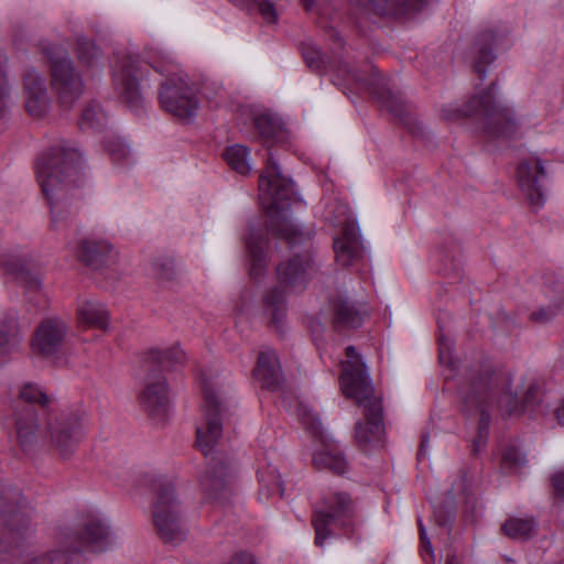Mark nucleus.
<instances>
[{"mask_svg": "<svg viewBox=\"0 0 564 564\" xmlns=\"http://www.w3.org/2000/svg\"><path fill=\"white\" fill-rule=\"evenodd\" d=\"M259 200L268 213L270 224L264 226L260 220H250L241 234L247 247L269 243L270 235L282 238L293 247L315 242L313 227L290 217L289 210L299 203V197L292 180L281 172L271 154L259 176Z\"/></svg>", "mask_w": 564, "mask_h": 564, "instance_id": "nucleus-1", "label": "nucleus"}, {"mask_svg": "<svg viewBox=\"0 0 564 564\" xmlns=\"http://www.w3.org/2000/svg\"><path fill=\"white\" fill-rule=\"evenodd\" d=\"M28 404L17 415V435L23 451L40 437H50L63 457H68L82 438V426L75 415L53 416L47 411L50 398L40 387L28 383L20 391Z\"/></svg>", "mask_w": 564, "mask_h": 564, "instance_id": "nucleus-2", "label": "nucleus"}, {"mask_svg": "<svg viewBox=\"0 0 564 564\" xmlns=\"http://www.w3.org/2000/svg\"><path fill=\"white\" fill-rule=\"evenodd\" d=\"M82 165V154L68 141H58L43 152L35 163V175L51 208V221L58 226L68 219L70 210L61 198L66 187L75 184Z\"/></svg>", "mask_w": 564, "mask_h": 564, "instance_id": "nucleus-3", "label": "nucleus"}, {"mask_svg": "<svg viewBox=\"0 0 564 564\" xmlns=\"http://www.w3.org/2000/svg\"><path fill=\"white\" fill-rule=\"evenodd\" d=\"M347 361L343 362L340 387L347 398L364 408L366 422L356 424V441L367 448L381 441L383 434L381 399L375 394L368 371L354 346L346 348Z\"/></svg>", "mask_w": 564, "mask_h": 564, "instance_id": "nucleus-4", "label": "nucleus"}, {"mask_svg": "<svg viewBox=\"0 0 564 564\" xmlns=\"http://www.w3.org/2000/svg\"><path fill=\"white\" fill-rule=\"evenodd\" d=\"M534 391L533 383H529L525 389L518 383L512 389L509 372L486 370L471 382L470 393L465 402L467 405L475 406L484 415V403L497 400L500 410L512 415L523 410L524 403L533 398Z\"/></svg>", "mask_w": 564, "mask_h": 564, "instance_id": "nucleus-5", "label": "nucleus"}, {"mask_svg": "<svg viewBox=\"0 0 564 564\" xmlns=\"http://www.w3.org/2000/svg\"><path fill=\"white\" fill-rule=\"evenodd\" d=\"M165 79L161 84L159 102L162 109L183 121L193 119L198 110L197 88L166 53L150 61Z\"/></svg>", "mask_w": 564, "mask_h": 564, "instance_id": "nucleus-6", "label": "nucleus"}, {"mask_svg": "<svg viewBox=\"0 0 564 564\" xmlns=\"http://www.w3.org/2000/svg\"><path fill=\"white\" fill-rule=\"evenodd\" d=\"M478 111L486 115L489 133L494 135L511 138L523 132L522 119L499 97L495 86L474 97L465 109L458 104L443 106L441 117L447 121H455Z\"/></svg>", "mask_w": 564, "mask_h": 564, "instance_id": "nucleus-7", "label": "nucleus"}, {"mask_svg": "<svg viewBox=\"0 0 564 564\" xmlns=\"http://www.w3.org/2000/svg\"><path fill=\"white\" fill-rule=\"evenodd\" d=\"M279 283L264 297V308L271 323L279 327L285 317L286 291L301 292L314 274V267L307 259L293 258L278 268Z\"/></svg>", "mask_w": 564, "mask_h": 564, "instance_id": "nucleus-8", "label": "nucleus"}, {"mask_svg": "<svg viewBox=\"0 0 564 564\" xmlns=\"http://www.w3.org/2000/svg\"><path fill=\"white\" fill-rule=\"evenodd\" d=\"M152 520L159 536L165 543H178L185 538L183 508L174 486L170 481L155 487Z\"/></svg>", "mask_w": 564, "mask_h": 564, "instance_id": "nucleus-9", "label": "nucleus"}, {"mask_svg": "<svg viewBox=\"0 0 564 564\" xmlns=\"http://www.w3.org/2000/svg\"><path fill=\"white\" fill-rule=\"evenodd\" d=\"M355 508L349 495L334 491L324 497L312 517V525L315 530V544L322 546L330 534L329 527L334 525L352 532Z\"/></svg>", "mask_w": 564, "mask_h": 564, "instance_id": "nucleus-10", "label": "nucleus"}, {"mask_svg": "<svg viewBox=\"0 0 564 564\" xmlns=\"http://www.w3.org/2000/svg\"><path fill=\"white\" fill-rule=\"evenodd\" d=\"M204 398L203 415L196 426V443L207 455L220 440L223 434L221 405L217 398L215 384L207 379L202 380Z\"/></svg>", "mask_w": 564, "mask_h": 564, "instance_id": "nucleus-11", "label": "nucleus"}, {"mask_svg": "<svg viewBox=\"0 0 564 564\" xmlns=\"http://www.w3.org/2000/svg\"><path fill=\"white\" fill-rule=\"evenodd\" d=\"M143 76L140 62L131 56L119 57L112 67L113 88L118 97L138 113L144 105L140 89V80Z\"/></svg>", "mask_w": 564, "mask_h": 564, "instance_id": "nucleus-12", "label": "nucleus"}, {"mask_svg": "<svg viewBox=\"0 0 564 564\" xmlns=\"http://www.w3.org/2000/svg\"><path fill=\"white\" fill-rule=\"evenodd\" d=\"M48 57L52 70V86L56 89L64 106H70L83 91V82L74 73L72 62L62 47L44 50Z\"/></svg>", "mask_w": 564, "mask_h": 564, "instance_id": "nucleus-13", "label": "nucleus"}, {"mask_svg": "<svg viewBox=\"0 0 564 564\" xmlns=\"http://www.w3.org/2000/svg\"><path fill=\"white\" fill-rule=\"evenodd\" d=\"M322 216L326 223L335 227L332 232L333 247H362L364 240L359 228L352 219L348 204L340 200L324 199Z\"/></svg>", "mask_w": 564, "mask_h": 564, "instance_id": "nucleus-14", "label": "nucleus"}, {"mask_svg": "<svg viewBox=\"0 0 564 564\" xmlns=\"http://www.w3.org/2000/svg\"><path fill=\"white\" fill-rule=\"evenodd\" d=\"M545 176L546 171L543 161L536 155L522 160L518 165V185L533 209H540L545 203Z\"/></svg>", "mask_w": 564, "mask_h": 564, "instance_id": "nucleus-15", "label": "nucleus"}, {"mask_svg": "<svg viewBox=\"0 0 564 564\" xmlns=\"http://www.w3.org/2000/svg\"><path fill=\"white\" fill-rule=\"evenodd\" d=\"M67 335L66 323L58 317L43 319L32 338L33 352L42 357L55 356L62 348Z\"/></svg>", "mask_w": 564, "mask_h": 564, "instance_id": "nucleus-16", "label": "nucleus"}, {"mask_svg": "<svg viewBox=\"0 0 564 564\" xmlns=\"http://www.w3.org/2000/svg\"><path fill=\"white\" fill-rule=\"evenodd\" d=\"M112 544V533L106 520L100 517L87 518L75 535L74 551L101 552Z\"/></svg>", "mask_w": 564, "mask_h": 564, "instance_id": "nucleus-17", "label": "nucleus"}, {"mask_svg": "<svg viewBox=\"0 0 564 564\" xmlns=\"http://www.w3.org/2000/svg\"><path fill=\"white\" fill-rule=\"evenodd\" d=\"M23 99L28 113L42 118L50 108V96L46 80L34 67H29L23 75Z\"/></svg>", "mask_w": 564, "mask_h": 564, "instance_id": "nucleus-18", "label": "nucleus"}, {"mask_svg": "<svg viewBox=\"0 0 564 564\" xmlns=\"http://www.w3.org/2000/svg\"><path fill=\"white\" fill-rule=\"evenodd\" d=\"M234 470L231 463L213 459L202 478V487L210 500H224L231 492Z\"/></svg>", "mask_w": 564, "mask_h": 564, "instance_id": "nucleus-19", "label": "nucleus"}, {"mask_svg": "<svg viewBox=\"0 0 564 564\" xmlns=\"http://www.w3.org/2000/svg\"><path fill=\"white\" fill-rule=\"evenodd\" d=\"M142 408L153 417L165 414L170 406V397L165 378L161 373L147 378L144 388L140 394Z\"/></svg>", "mask_w": 564, "mask_h": 564, "instance_id": "nucleus-20", "label": "nucleus"}, {"mask_svg": "<svg viewBox=\"0 0 564 564\" xmlns=\"http://www.w3.org/2000/svg\"><path fill=\"white\" fill-rule=\"evenodd\" d=\"M254 377L262 388L273 390L280 386L282 379L281 367L273 350L260 352Z\"/></svg>", "mask_w": 564, "mask_h": 564, "instance_id": "nucleus-21", "label": "nucleus"}, {"mask_svg": "<svg viewBox=\"0 0 564 564\" xmlns=\"http://www.w3.org/2000/svg\"><path fill=\"white\" fill-rule=\"evenodd\" d=\"M334 327L338 330L357 328L361 326L367 311L357 307L347 299H338L333 303Z\"/></svg>", "mask_w": 564, "mask_h": 564, "instance_id": "nucleus-22", "label": "nucleus"}, {"mask_svg": "<svg viewBox=\"0 0 564 564\" xmlns=\"http://www.w3.org/2000/svg\"><path fill=\"white\" fill-rule=\"evenodd\" d=\"M77 318L80 324L87 327L107 329L109 313L106 306L97 301H83L77 307Z\"/></svg>", "mask_w": 564, "mask_h": 564, "instance_id": "nucleus-23", "label": "nucleus"}, {"mask_svg": "<svg viewBox=\"0 0 564 564\" xmlns=\"http://www.w3.org/2000/svg\"><path fill=\"white\" fill-rule=\"evenodd\" d=\"M313 463L317 468L329 469L335 474H343L347 469L346 458L334 444H325L322 449L315 452Z\"/></svg>", "mask_w": 564, "mask_h": 564, "instance_id": "nucleus-24", "label": "nucleus"}, {"mask_svg": "<svg viewBox=\"0 0 564 564\" xmlns=\"http://www.w3.org/2000/svg\"><path fill=\"white\" fill-rule=\"evenodd\" d=\"M223 159L232 171L240 175H248L253 170L250 152L242 144L227 147L223 152Z\"/></svg>", "mask_w": 564, "mask_h": 564, "instance_id": "nucleus-25", "label": "nucleus"}, {"mask_svg": "<svg viewBox=\"0 0 564 564\" xmlns=\"http://www.w3.org/2000/svg\"><path fill=\"white\" fill-rule=\"evenodd\" d=\"M19 343L18 321L11 316L3 321L0 329V367L9 360Z\"/></svg>", "mask_w": 564, "mask_h": 564, "instance_id": "nucleus-26", "label": "nucleus"}, {"mask_svg": "<svg viewBox=\"0 0 564 564\" xmlns=\"http://www.w3.org/2000/svg\"><path fill=\"white\" fill-rule=\"evenodd\" d=\"M77 258L91 270L108 268L116 262L117 254L111 249H78Z\"/></svg>", "mask_w": 564, "mask_h": 564, "instance_id": "nucleus-27", "label": "nucleus"}, {"mask_svg": "<svg viewBox=\"0 0 564 564\" xmlns=\"http://www.w3.org/2000/svg\"><path fill=\"white\" fill-rule=\"evenodd\" d=\"M254 129L265 141L281 142L284 138L281 122L269 113H259L253 119Z\"/></svg>", "mask_w": 564, "mask_h": 564, "instance_id": "nucleus-28", "label": "nucleus"}, {"mask_svg": "<svg viewBox=\"0 0 564 564\" xmlns=\"http://www.w3.org/2000/svg\"><path fill=\"white\" fill-rule=\"evenodd\" d=\"M7 270L29 291L40 290L42 285L41 278L28 263L15 260L7 264Z\"/></svg>", "mask_w": 564, "mask_h": 564, "instance_id": "nucleus-29", "label": "nucleus"}, {"mask_svg": "<svg viewBox=\"0 0 564 564\" xmlns=\"http://www.w3.org/2000/svg\"><path fill=\"white\" fill-rule=\"evenodd\" d=\"M234 4L248 10H258L267 23H275L279 19L280 8L271 0H229Z\"/></svg>", "mask_w": 564, "mask_h": 564, "instance_id": "nucleus-30", "label": "nucleus"}, {"mask_svg": "<svg viewBox=\"0 0 564 564\" xmlns=\"http://www.w3.org/2000/svg\"><path fill=\"white\" fill-rule=\"evenodd\" d=\"M106 123L107 115L98 104L91 102L83 110L79 122L83 130H101Z\"/></svg>", "mask_w": 564, "mask_h": 564, "instance_id": "nucleus-31", "label": "nucleus"}, {"mask_svg": "<svg viewBox=\"0 0 564 564\" xmlns=\"http://www.w3.org/2000/svg\"><path fill=\"white\" fill-rule=\"evenodd\" d=\"M151 358L163 367H173L182 365L186 360V354L178 345H173L164 349H153Z\"/></svg>", "mask_w": 564, "mask_h": 564, "instance_id": "nucleus-32", "label": "nucleus"}, {"mask_svg": "<svg viewBox=\"0 0 564 564\" xmlns=\"http://www.w3.org/2000/svg\"><path fill=\"white\" fill-rule=\"evenodd\" d=\"M534 523L531 519L511 518L502 525V531L511 539H525L533 531Z\"/></svg>", "mask_w": 564, "mask_h": 564, "instance_id": "nucleus-33", "label": "nucleus"}, {"mask_svg": "<svg viewBox=\"0 0 564 564\" xmlns=\"http://www.w3.org/2000/svg\"><path fill=\"white\" fill-rule=\"evenodd\" d=\"M76 53L79 62L86 67L97 65L100 58L99 48L86 37H78L76 43Z\"/></svg>", "mask_w": 564, "mask_h": 564, "instance_id": "nucleus-34", "label": "nucleus"}, {"mask_svg": "<svg viewBox=\"0 0 564 564\" xmlns=\"http://www.w3.org/2000/svg\"><path fill=\"white\" fill-rule=\"evenodd\" d=\"M259 481L261 484V491L260 494H263V490L265 489V497L269 498L271 495H279L283 496L284 488L283 482L281 480L280 475H275L274 470H261L259 471Z\"/></svg>", "mask_w": 564, "mask_h": 564, "instance_id": "nucleus-35", "label": "nucleus"}, {"mask_svg": "<svg viewBox=\"0 0 564 564\" xmlns=\"http://www.w3.org/2000/svg\"><path fill=\"white\" fill-rule=\"evenodd\" d=\"M104 148L115 161L124 160L129 154V147L111 132L105 135Z\"/></svg>", "mask_w": 564, "mask_h": 564, "instance_id": "nucleus-36", "label": "nucleus"}, {"mask_svg": "<svg viewBox=\"0 0 564 564\" xmlns=\"http://www.w3.org/2000/svg\"><path fill=\"white\" fill-rule=\"evenodd\" d=\"M68 554L64 551H53L42 556L28 555L22 560V564H69Z\"/></svg>", "mask_w": 564, "mask_h": 564, "instance_id": "nucleus-37", "label": "nucleus"}, {"mask_svg": "<svg viewBox=\"0 0 564 564\" xmlns=\"http://www.w3.org/2000/svg\"><path fill=\"white\" fill-rule=\"evenodd\" d=\"M268 249H249L250 274L257 279L268 264Z\"/></svg>", "mask_w": 564, "mask_h": 564, "instance_id": "nucleus-38", "label": "nucleus"}, {"mask_svg": "<svg viewBox=\"0 0 564 564\" xmlns=\"http://www.w3.org/2000/svg\"><path fill=\"white\" fill-rule=\"evenodd\" d=\"M303 57L307 66L314 70H321L325 66L324 55L314 45H306L303 48Z\"/></svg>", "mask_w": 564, "mask_h": 564, "instance_id": "nucleus-39", "label": "nucleus"}, {"mask_svg": "<svg viewBox=\"0 0 564 564\" xmlns=\"http://www.w3.org/2000/svg\"><path fill=\"white\" fill-rule=\"evenodd\" d=\"M12 105L11 88L4 73L2 64H0V116L7 111Z\"/></svg>", "mask_w": 564, "mask_h": 564, "instance_id": "nucleus-40", "label": "nucleus"}, {"mask_svg": "<svg viewBox=\"0 0 564 564\" xmlns=\"http://www.w3.org/2000/svg\"><path fill=\"white\" fill-rule=\"evenodd\" d=\"M361 6L373 4L382 11H394L401 7H410L412 0H356Z\"/></svg>", "mask_w": 564, "mask_h": 564, "instance_id": "nucleus-41", "label": "nucleus"}, {"mask_svg": "<svg viewBox=\"0 0 564 564\" xmlns=\"http://www.w3.org/2000/svg\"><path fill=\"white\" fill-rule=\"evenodd\" d=\"M359 256V249H335V260L343 267L351 265Z\"/></svg>", "mask_w": 564, "mask_h": 564, "instance_id": "nucleus-42", "label": "nucleus"}, {"mask_svg": "<svg viewBox=\"0 0 564 564\" xmlns=\"http://www.w3.org/2000/svg\"><path fill=\"white\" fill-rule=\"evenodd\" d=\"M503 463L510 467H520L524 463V458L521 453L516 448H508L502 455Z\"/></svg>", "mask_w": 564, "mask_h": 564, "instance_id": "nucleus-43", "label": "nucleus"}, {"mask_svg": "<svg viewBox=\"0 0 564 564\" xmlns=\"http://www.w3.org/2000/svg\"><path fill=\"white\" fill-rule=\"evenodd\" d=\"M495 59V56L490 51H484L480 53L479 58L475 63V70L479 74V76H484L486 70L484 64L489 65Z\"/></svg>", "mask_w": 564, "mask_h": 564, "instance_id": "nucleus-44", "label": "nucleus"}, {"mask_svg": "<svg viewBox=\"0 0 564 564\" xmlns=\"http://www.w3.org/2000/svg\"><path fill=\"white\" fill-rule=\"evenodd\" d=\"M552 485L557 496H564V470L556 471L552 477Z\"/></svg>", "mask_w": 564, "mask_h": 564, "instance_id": "nucleus-45", "label": "nucleus"}, {"mask_svg": "<svg viewBox=\"0 0 564 564\" xmlns=\"http://www.w3.org/2000/svg\"><path fill=\"white\" fill-rule=\"evenodd\" d=\"M378 98L381 100L382 106H384L389 111L399 115L398 110L394 108V104L397 102L395 97L391 93Z\"/></svg>", "mask_w": 564, "mask_h": 564, "instance_id": "nucleus-46", "label": "nucleus"}, {"mask_svg": "<svg viewBox=\"0 0 564 564\" xmlns=\"http://www.w3.org/2000/svg\"><path fill=\"white\" fill-rule=\"evenodd\" d=\"M554 313L550 311L549 308H541L532 314V317L540 322H546L550 319Z\"/></svg>", "mask_w": 564, "mask_h": 564, "instance_id": "nucleus-47", "label": "nucleus"}, {"mask_svg": "<svg viewBox=\"0 0 564 564\" xmlns=\"http://www.w3.org/2000/svg\"><path fill=\"white\" fill-rule=\"evenodd\" d=\"M419 525H420V535H421L423 547H424L425 552H427L431 556H434L433 550H432V544L425 536V530H424L421 521L419 522Z\"/></svg>", "mask_w": 564, "mask_h": 564, "instance_id": "nucleus-48", "label": "nucleus"}, {"mask_svg": "<svg viewBox=\"0 0 564 564\" xmlns=\"http://www.w3.org/2000/svg\"><path fill=\"white\" fill-rule=\"evenodd\" d=\"M172 270V263L166 262L162 265V270L158 272L161 279H169Z\"/></svg>", "mask_w": 564, "mask_h": 564, "instance_id": "nucleus-49", "label": "nucleus"}, {"mask_svg": "<svg viewBox=\"0 0 564 564\" xmlns=\"http://www.w3.org/2000/svg\"><path fill=\"white\" fill-rule=\"evenodd\" d=\"M555 416L561 425H564V400L555 411Z\"/></svg>", "mask_w": 564, "mask_h": 564, "instance_id": "nucleus-50", "label": "nucleus"}, {"mask_svg": "<svg viewBox=\"0 0 564 564\" xmlns=\"http://www.w3.org/2000/svg\"><path fill=\"white\" fill-rule=\"evenodd\" d=\"M304 424H305L308 429H312V431H313L314 433H318V432H319V425H321V423H319V421H318V420H316V419L312 420V423H311L310 425H308L306 422H304Z\"/></svg>", "mask_w": 564, "mask_h": 564, "instance_id": "nucleus-51", "label": "nucleus"}, {"mask_svg": "<svg viewBox=\"0 0 564 564\" xmlns=\"http://www.w3.org/2000/svg\"><path fill=\"white\" fill-rule=\"evenodd\" d=\"M229 564H252V562L246 557H235Z\"/></svg>", "mask_w": 564, "mask_h": 564, "instance_id": "nucleus-52", "label": "nucleus"}, {"mask_svg": "<svg viewBox=\"0 0 564 564\" xmlns=\"http://www.w3.org/2000/svg\"><path fill=\"white\" fill-rule=\"evenodd\" d=\"M446 564H459V561L455 556H448L446 560Z\"/></svg>", "mask_w": 564, "mask_h": 564, "instance_id": "nucleus-53", "label": "nucleus"}, {"mask_svg": "<svg viewBox=\"0 0 564 564\" xmlns=\"http://www.w3.org/2000/svg\"><path fill=\"white\" fill-rule=\"evenodd\" d=\"M15 518H17V519H19V520H21V521L23 522V524H24V525H26V520H25V518H24V517H22V516H20V514H17V516H14V519H15Z\"/></svg>", "mask_w": 564, "mask_h": 564, "instance_id": "nucleus-54", "label": "nucleus"}, {"mask_svg": "<svg viewBox=\"0 0 564 564\" xmlns=\"http://www.w3.org/2000/svg\"><path fill=\"white\" fill-rule=\"evenodd\" d=\"M12 525H13V524H12V522H10L9 531H10V534H11V535H13V530H14V529L12 528Z\"/></svg>", "mask_w": 564, "mask_h": 564, "instance_id": "nucleus-55", "label": "nucleus"}, {"mask_svg": "<svg viewBox=\"0 0 564 564\" xmlns=\"http://www.w3.org/2000/svg\"><path fill=\"white\" fill-rule=\"evenodd\" d=\"M343 67H344V70H345V72H347V73H349V72H350V70L348 69L347 65H344Z\"/></svg>", "mask_w": 564, "mask_h": 564, "instance_id": "nucleus-56", "label": "nucleus"}, {"mask_svg": "<svg viewBox=\"0 0 564 564\" xmlns=\"http://www.w3.org/2000/svg\"><path fill=\"white\" fill-rule=\"evenodd\" d=\"M204 96H205L207 99H210V98H212V97H210L208 94H206V93H204Z\"/></svg>", "mask_w": 564, "mask_h": 564, "instance_id": "nucleus-57", "label": "nucleus"}, {"mask_svg": "<svg viewBox=\"0 0 564 564\" xmlns=\"http://www.w3.org/2000/svg\"><path fill=\"white\" fill-rule=\"evenodd\" d=\"M443 354H444V351H443V349H441V350H440V356H441V358L443 357Z\"/></svg>", "mask_w": 564, "mask_h": 564, "instance_id": "nucleus-58", "label": "nucleus"}, {"mask_svg": "<svg viewBox=\"0 0 564 564\" xmlns=\"http://www.w3.org/2000/svg\"><path fill=\"white\" fill-rule=\"evenodd\" d=\"M13 543V536H11L10 541H9V544H12Z\"/></svg>", "mask_w": 564, "mask_h": 564, "instance_id": "nucleus-59", "label": "nucleus"}, {"mask_svg": "<svg viewBox=\"0 0 564 564\" xmlns=\"http://www.w3.org/2000/svg\"><path fill=\"white\" fill-rule=\"evenodd\" d=\"M351 78H352V79H357L356 74H352V75H351Z\"/></svg>", "mask_w": 564, "mask_h": 564, "instance_id": "nucleus-60", "label": "nucleus"}, {"mask_svg": "<svg viewBox=\"0 0 564 564\" xmlns=\"http://www.w3.org/2000/svg\"><path fill=\"white\" fill-rule=\"evenodd\" d=\"M340 72H341L340 69H337V76H338V77H339Z\"/></svg>", "mask_w": 564, "mask_h": 564, "instance_id": "nucleus-61", "label": "nucleus"}]
</instances>
